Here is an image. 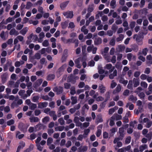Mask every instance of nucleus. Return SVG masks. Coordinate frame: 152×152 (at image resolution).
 <instances>
[{
    "label": "nucleus",
    "mask_w": 152,
    "mask_h": 152,
    "mask_svg": "<svg viewBox=\"0 0 152 152\" xmlns=\"http://www.w3.org/2000/svg\"><path fill=\"white\" fill-rule=\"evenodd\" d=\"M48 105V103L47 102H40L38 104V107L41 109L46 107Z\"/></svg>",
    "instance_id": "nucleus-10"
},
{
    "label": "nucleus",
    "mask_w": 152,
    "mask_h": 152,
    "mask_svg": "<svg viewBox=\"0 0 152 152\" xmlns=\"http://www.w3.org/2000/svg\"><path fill=\"white\" fill-rule=\"evenodd\" d=\"M124 36L122 34L119 35V36L117 38L116 41L117 42H119L122 40L124 38Z\"/></svg>",
    "instance_id": "nucleus-52"
},
{
    "label": "nucleus",
    "mask_w": 152,
    "mask_h": 152,
    "mask_svg": "<svg viewBox=\"0 0 152 152\" xmlns=\"http://www.w3.org/2000/svg\"><path fill=\"white\" fill-rule=\"evenodd\" d=\"M117 72L116 70H115L112 73L110 74L109 75V77L110 79H112L114 77L117 75Z\"/></svg>",
    "instance_id": "nucleus-20"
},
{
    "label": "nucleus",
    "mask_w": 152,
    "mask_h": 152,
    "mask_svg": "<svg viewBox=\"0 0 152 152\" xmlns=\"http://www.w3.org/2000/svg\"><path fill=\"white\" fill-rule=\"evenodd\" d=\"M146 123V127L150 128L152 125V121L149 120L147 118H145L143 119L142 123Z\"/></svg>",
    "instance_id": "nucleus-3"
},
{
    "label": "nucleus",
    "mask_w": 152,
    "mask_h": 152,
    "mask_svg": "<svg viewBox=\"0 0 152 152\" xmlns=\"http://www.w3.org/2000/svg\"><path fill=\"white\" fill-rule=\"evenodd\" d=\"M148 85V84L145 82L142 81L140 83L141 86L144 88H147Z\"/></svg>",
    "instance_id": "nucleus-39"
},
{
    "label": "nucleus",
    "mask_w": 152,
    "mask_h": 152,
    "mask_svg": "<svg viewBox=\"0 0 152 152\" xmlns=\"http://www.w3.org/2000/svg\"><path fill=\"white\" fill-rule=\"evenodd\" d=\"M145 136L148 138L149 140H150L151 137H152V132H150L148 134H147Z\"/></svg>",
    "instance_id": "nucleus-64"
},
{
    "label": "nucleus",
    "mask_w": 152,
    "mask_h": 152,
    "mask_svg": "<svg viewBox=\"0 0 152 152\" xmlns=\"http://www.w3.org/2000/svg\"><path fill=\"white\" fill-rule=\"evenodd\" d=\"M148 49L147 48H145L143 49L142 50V54L143 55L145 56L147 53L148 51Z\"/></svg>",
    "instance_id": "nucleus-53"
},
{
    "label": "nucleus",
    "mask_w": 152,
    "mask_h": 152,
    "mask_svg": "<svg viewBox=\"0 0 152 152\" xmlns=\"http://www.w3.org/2000/svg\"><path fill=\"white\" fill-rule=\"evenodd\" d=\"M109 50V48L108 47H105L103 50L102 51V54L103 56L107 54Z\"/></svg>",
    "instance_id": "nucleus-33"
},
{
    "label": "nucleus",
    "mask_w": 152,
    "mask_h": 152,
    "mask_svg": "<svg viewBox=\"0 0 152 152\" xmlns=\"http://www.w3.org/2000/svg\"><path fill=\"white\" fill-rule=\"evenodd\" d=\"M76 93L75 88L74 87H72L70 90V93L72 95H74Z\"/></svg>",
    "instance_id": "nucleus-50"
},
{
    "label": "nucleus",
    "mask_w": 152,
    "mask_h": 152,
    "mask_svg": "<svg viewBox=\"0 0 152 152\" xmlns=\"http://www.w3.org/2000/svg\"><path fill=\"white\" fill-rule=\"evenodd\" d=\"M42 45L45 47H48L49 45V42L48 40H45L42 43Z\"/></svg>",
    "instance_id": "nucleus-42"
},
{
    "label": "nucleus",
    "mask_w": 152,
    "mask_h": 152,
    "mask_svg": "<svg viewBox=\"0 0 152 152\" xmlns=\"http://www.w3.org/2000/svg\"><path fill=\"white\" fill-rule=\"evenodd\" d=\"M104 57V58L107 61V62H109L111 61L110 59L111 58V57L110 56L107 54L106 55H105L103 56Z\"/></svg>",
    "instance_id": "nucleus-25"
},
{
    "label": "nucleus",
    "mask_w": 152,
    "mask_h": 152,
    "mask_svg": "<svg viewBox=\"0 0 152 152\" xmlns=\"http://www.w3.org/2000/svg\"><path fill=\"white\" fill-rule=\"evenodd\" d=\"M9 34L11 35L17 36L19 34V33L15 28H12L10 31Z\"/></svg>",
    "instance_id": "nucleus-11"
},
{
    "label": "nucleus",
    "mask_w": 152,
    "mask_h": 152,
    "mask_svg": "<svg viewBox=\"0 0 152 152\" xmlns=\"http://www.w3.org/2000/svg\"><path fill=\"white\" fill-rule=\"evenodd\" d=\"M137 99L136 97L134 96L133 95H131L129 97V100L133 102H135Z\"/></svg>",
    "instance_id": "nucleus-44"
},
{
    "label": "nucleus",
    "mask_w": 152,
    "mask_h": 152,
    "mask_svg": "<svg viewBox=\"0 0 152 152\" xmlns=\"http://www.w3.org/2000/svg\"><path fill=\"white\" fill-rule=\"evenodd\" d=\"M98 89L101 94H104L106 91V87L102 84H99Z\"/></svg>",
    "instance_id": "nucleus-4"
},
{
    "label": "nucleus",
    "mask_w": 152,
    "mask_h": 152,
    "mask_svg": "<svg viewBox=\"0 0 152 152\" xmlns=\"http://www.w3.org/2000/svg\"><path fill=\"white\" fill-rule=\"evenodd\" d=\"M81 31L84 33L85 34H87L88 32V30L86 28L85 26H83L81 28Z\"/></svg>",
    "instance_id": "nucleus-30"
},
{
    "label": "nucleus",
    "mask_w": 152,
    "mask_h": 152,
    "mask_svg": "<svg viewBox=\"0 0 152 152\" xmlns=\"http://www.w3.org/2000/svg\"><path fill=\"white\" fill-rule=\"evenodd\" d=\"M122 118L121 115L117 114H115L111 117L112 119L115 120H121L122 119Z\"/></svg>",
    "instance_id": "nucleus-14"
},
{
    "label": "nucleus",
    "mask_w": 152,
    "mask_h": 152,
    "mask_svg": "<svg viewBox=\"0 0 152 152\" xmlns=\"http://www.w3.org/2000/svg\"><path fill=\"white\" fill-rule=\"evenodd\" d=\"M79 152H85L88 150V147L86 146H81L78 149Z\"/></svg>",
    "instance_id": "nucleus-15"
},
{
    "label": "nucleus",
    "mask_w": 152,
    "mask_h": 152,
    "mask_svg": "<svg viewBox=\"0 0 152 152\" xmlns=\"http://www.w3.org/2000/svg\"><path fill=\"white\" fill-rule=\"evenodd\" d=\"M28 28L27 27L24 28L20 31V33L23 35H24L28 30Z\"/></svg>",
    "instance_id": "nucleus-16"
},
{
    "label": "nucleus",
    "mask_w": 152,
    "mask_h": 152,
    "mask_svg": "<svg viewBox=\"0 0 152 152\" xmlns=\"http://www.w3.org/2000/svg\"><path fill=\"white\" fill-rule=\"evenodd\" d=\"M85 85V84L84 82H81L78 85V86L79 88H82Z\"/></svg>",
    "instance_id": "nucleus-63"
},
{
    "label": "nucleus",
    "mask_w": 152,
    "mask_h": 152,
    "mask_svg": "<svg viewBox=\"0 0 152 152\" xmlns=\"http://www.w3.org/2000/svg\"><path fill=\"white\" fill-rule=\"evenodd\" d=\"M30 121L31 122H38L39 121V118L37 117H33L30 118Z\"/></svg>",
    "instance_id": "nucleus-23"
},
{
    "label": "nucleus",
    "mask_w": 152,
    "mask_h": 152,
    "mask_svg": "<svg viewBox=\"0 0 152 152\" xmlns=\"http://www.w3.org/2000/svg\"><path fill=\"white\" fill-rule=\"evenodd\" d=\"M142 90V89L141 87H139L137 88L136 90L134 91V92L138 94L139 93V92Z\"/></svg>",
    "instance_id": "nucleus-56"
},
{
    "label": "nucleus",
    "mask_w": 152,
    "mask_h": 152,
    "mask_svg": "<svg viewBox=\"0 0 152 152\" xmlns=\"http://www.w3.org/2000/svg\"><path fill=\"white\" fill-rule=\"evenodd\" d=\"M29 24H32L34 25H36L39 23V21L37 20L33 21L32 20H30L28 21Z\"/></svg>",
    "instance_id": "nucleus-35"
},
{
    "label": "nucleus",
    "mask_w": 152,
    "mask_h": 152,
    "mask_svg": "<svg viewBox=\"0 0 152 152\" xmlns=\"http://www.w3.org/2000/svg\"><path fill=\"white\" fill-rule=\"evenodd\" d=\"M112 63L114 64L116 62V57L115 56H113L110 59Z\"/></svg>",
    "instance_id": "nucleus-57"
},
{
    "label": "nucleus",
    "mask_w": 152,
    "mask_h": 152,
    "mask_svg": "<svg viewBox=\"0 0 152 152\" xmlns=\"http://www.w3.org/2000/svg\"><path fill=\"white\" fill-rule=\"evenodd\" d=\"M49 106L51 108H53L55 107V102H51L49 103Z\"/></svg>",
    "instance_id": "nucleus-54"
},
{
    "label": "nucleus",
    "mask_w": 152,
    "mask_h": 152,
    "mask_svg": "<svg viewBox=\"0 0 152 152\" xmlns=\"http://www.w3.org/2000/svg\"><path fill=\"white\" fill-rule=\"evenodd\" d=\"M53 90L54 91L56 92L57 94H60L62 92L63 89L62 87H59L58 88H54Z\"/></svg>",
    "instance_id": "nucleus-7"
},
{
    "label": "nucleus",
    "mask_w": 152,
    "mask_h": 152,
    "mask_svg": "<svg viewBox=\"0 0 152 152\" xmlns=\"http://www.w3.org/2000/svg\"><path fill=\"white\" fill-rule=\"evenodd\" d=\"M104 69L109 70V72L111 73L115 69V67L113 66L111 64H108L106 65L104 67Z\"/></svg>",
    "instance_id": "nucleus-2"
},
{
    "label": "nucleus",
    "mask_w": 152,
    "mask_h": 152,
    "mask_svg": "<svg viewBox=\"0 0 152 152\" xmlns=\"http://www.w3.org/2000/svg\"><path fill=\"white\" fill-rule=\"evenodd\" d=\"M95 44L97 45L100 44L102 42V39L99 38L96 39L95 41Z\"/></svg>",
    "instance_id": "nucleus-60"
},
{
    "label": "nucleus",
    "mask_w": 152,
    "mask_h": 152,
    "mask_svg": "<svg viewBox=\"0 0 152 152\" xmlns=\"http://www.w3.org/2000/svg\"><path fill=\"white\" fill-rule=\"evenodd\" d=\"M23 25L21 23L18 24L16 27V29L17 30H21L23 27Z\"/></svg>",
    "instance_id": "nucleus-43"
},
{
    "label": "nucleus",
    "mask_w": 152,
    "mask_h": 152,
    "mask_svg": "<svg viewBox=\"0 0 152 152\" xmlns=\"http://www.w3.org/2000/svg\"><path fill=\"white\" fill-rule=\"evenodd\" d=\"M24 63V62L22 61H17L15 62V65L16 67H19L20 65L23 64Z\"/></svg>",
    "instance_id": "nucleus-27"
},
{
    "label": "nucleus",
    "mask_w": 152,
    "mask_h": 152,
    "mask_svg": "<svg viewBox=\"0 0 152 152\" xmlns=\"http://www.w3.org/2000/svg\"><path fill=\"white\" fill-rule=\"evenodd\" d=\"M97 121L99 123L102 122L103 121L102 115L99 114L97 115Z\"/></svg>",
    "instance_id": "nucleus-32"
},
{
    "label": "nucleus",
    "mask_w": 152,
    "mask_h": 152,
    "mask_svg": "<svg viewBox=\"0 0 152 152\" xmlns=\"http://www.w3.org/2000/svg\"><path fill=\"white\" fill-rule=\"evenodd\" d=\"M127 58L129 61H131L132 60V58H134L135 59V57L134 56L132 55L131 53H128L127 54Z\"/></svg>",
    "instance_id": "nucleus-36"
},
{
    "label": "nucleus",
    "mask_w": 152,
    "mask_h": 152,
    "mask_svg": "<svg viewBox=\"0 0 152 152\" xmlns=\"http://www.w3.org/2000/svg\"><path fill=\"white\" fill-rule=\"evenodd\" d=\"M148 76L145 74H142L140 76V78L142 80H145L147 79Z\"/></svg>",
    "instance_id": "nucleus-61"
},
{
    "label": "nucleus",
    "mask_w": 152,
    "mask_h": 152,
    "mask_svg": "<svg viewBox=\"0 0 152 152\" xmlns=\"http://www.w3.org/2000/svg\"><path fill=\"white\" fill-rule=\"evenodd\" d=\"M71 100H72L71 103L72 104H74L77 102V97L76 96H72L71 97Z\"/></svg>",
    "instance_id": "nucleus-29"
},
{
    "label": "nucleus",
    "mask_w": 152,
    "mask_h": 152,
    "mask_svg": "<svg viewBox=\"0 0 152 152\" xmlns=\"http://www.w3.org/2000/svg\"><path fill=\"white\" fill-rule=\"evenodd\" d=\"M39 99V96H34L32 98V101L34 102H37Z\"/></svg>",
    "instance_id": "nucleus-48"
},
{
    "label": "nucleus",
    "mask_w": 152,
    "mask_h": 152,
    "mask_svg": "<svg viewBox=\"0 0 152 152\" xmlns=\"http://www.w3.org/2000/svg\"><path fill=\"white\" fill-rule=\"evenodd\" d=\"M32 5L31 3L30 2H28L27 3L25 8L28 10L32 6Z\"/></svg>",
    "instance_id": "nucleus-49"
},
{
    "label": "nucleus",
    "mask_w": 152,
    "mask_h": 152,
    "mask_svg": "<svg viewBox=\"0 0 152 152\" xmlns=\"http://www.w3.org/2000/svg\"><path fill=\"white\" fill-rule=\"evenodd\" d=\"M122 145V144L121 142H118L117 143V145L114 146V147L115 150H117L118 147H121Z\"/></svg>",
    "instance_id": "nucleus-40"
},
{
    "label": "nucleus",
    "mask_w": 152,
    "mask_h": 152,
    "mask_svg": "<svg viewBox=\"0 0 152 152\" xmlns=\"http://www.w3.org/2000/svg\"><path fill=\"white\" fill-rule=\"evenodd\" d=\"M29 109L31 110H34L37 107V105L36 104L32 103L29 106Z\"/></svg>",
    "instance_id": "nucleus-31"
},
{
    "label": "nucleus",
    "mask_w": 152,
    "mask_h": 152,
    "mask_svg": "<svg viewBox=\"0 0 152 152\" xmlns=\"http://www.w3.org/2000/svg\"><path fill=\"white\" fill-rule=\"evenodd\" d=\"M142 102L140 100L138 101L137 102V105L139 106L138 109L141 108L140 110V112H142L143 111V109L142 106Z\"/></svg>",
    "instance_id": "nucleus-19"
},
{
    "label": "nucleus",
    "mask_w": 152,
    "mask_h": 152,
    "mask_svg": "<svg viewBox=\"0 0 152 152\" xmlns=\"http://www.w3.org/2000/svg\"><path fill=\"white\" fill-rule=\"evenodd\" d=\"M35 128L36 129H37L40 130L42 129H45L46 126L41 124L39 123L36 126Z\"/></svg>",
    "instance_id": "nucleus-12"
},
{
    "label": "nucleus",
    "mask_w": 152,
    "mask_h": 152,
    "mask_svg": "<svg viewBox=\"0 0 152 152\" xmlns=\"http://www.w3.org/2000/svg\"><path fill=\"white\" fill-rule=\"evenodd\" d=\"M133 84L132 80H129L127 85V88L130 89H132L133 88Z\"/></svg>",
    "instance_id": "nucleus-34"
},
{
    "label": "nucleus",
    "mask_w": 152,
    "mask_h": 152,
    "mask_svg": "<svg viewBox=\"0 0 152 152\" xmlns=\"http://www.w3.org/2000/svg\"><path fill=\"white\" fill-rule=\"evenodd\" d=\"M34 58L35 59H39L41 58V55L40 53H37L34 56Z\"/></svg>",
    "instance_id": "nucleus-59"
},
{
    "label": "nucleus",
    "mask_w": 152,
    "mask_h": 152,
    "mask_svg": "<svg viewBox=\"0 0 152 152\" xmlns=\"http://www.w3.org/2000/svg\"><path fill=\"white\" fill-rule=\"evenodd\" d=\"M69 1H68L64 2L60 4V7L62 10H64L68 4Z\"/></svg>",
    "instance_id": "nucleus-17"
},
{
    "label": "nucleus",
    "mask_w": 152,
    "mask_h": 152,
    "mask_svg": "<svg viewBox=\"0 0 152 152\" xmlns=\"http://www.w3.org/2000/svg\"><path fill=\"white\" fill-rule=\"evenodd\" d=\"M24 135L23 134H20V132H17L16 134V137L18 138V139H20L24 137Z\"/></svg>",
    "instance_id": "nucleus-46"
},
{
    "label": "nucleus",
    "mask_w": 152,
    "mask_h": 152,
    "mask_svg": "<svg viewBox=\"0 0 152 152\" xmlns=\"http://www.w3.org/2000/svg\"><path fill=\"white\" fill-rule=\"evenodd\" d=\"M147 146L146 145H143L140 146L139 148L140 151L141 152H142L144 150L147 148Z\"/></svg>",
    "instance_id": "nucleus-38"
},
{
    "label": "nucleus",
    "mask_w": 152,
    "mask_h": 152,
    "mask_svg": "<svg viewBox=\"0 0 152 152\" xmlns=\"http://www.w3.org/2000/svg\"><path fill=\"white\" fill-rule=\"evenodd\" d=\"M129 107V109L130 110H133L134 108V105L133 104L129 103H127L126 107V108H127Z\"/></svg>",
    "instance_id": "nucleus-28"
},
{
    "label": "nucleus",
    "mask_w": 152,
    "mask_h": 152,
    "mask_svg": "<svg viewBox=\"0 0 152 152\" xmlns=\"http://www.w3.org/2000/svg\"><path fill=\"white\" fill-rule=\"evenodd\" d=\"M43 81V80L41 79L37 80V81L34 83V86L35 88H37L40 86Z\"/></svg>",
    "instance_id": "nucleus-8"
},
{
    "label": "nucleus",
    "mask_w": 152,
    "mask_h": 152,
    "mask_svg": "<svg viewBox=\"0 0 152 152\" xmlns=\"http://www.w3.org/2000/svg\"><path fill=\"white\" fill-rule=\"evenodd\" d=\"M110 6L112 8H115L116 6V1L115 0H112L110 2Z\"/></svg>",
    "instance_id": "nucleus-26"
},
{
    "label": "nucleus",
    "mask_w": 152,
    "mask_h": 152,
    "mask_svg": "<svg viewBox=\"0 0 152 152\" xmlns=\"http://www.w3.org/2000/svg\"><path fill=\"white\" fill-rule=\"evenodd\" d=\"M63 15L67 18H72L73 16V13L72 11L64 12Z\"/></svg>",
    "instance_id": "nucleus-5"
},
{
    "label": "nucleus",
    "mask_w": 152,
    "mask_h": 152,
    "mask_svg": "<svg viewBox=\"0 0 152 152\" xmlns=\"http://www.w3.org/2000/svg\"><path fill=\"white\" fill-rule=\"evenodd\" d=\"M79 118L77 116H75L73 120L74 122L76 123L77 126H81L82 125V123L79 122Z\"/></svg>",
    "instance_id": "nucleus-9"
},
{
    "label": "nucleus",
    "mask_w": 152,
    "mask_h": 152,
    "mask_svg": "<svg viewBox=\"0 0 152 152\" xmlns=\"http://www.w3.org/2000/svg\"><path fill=\"white\" fill-rule=\"evenodd\" d=\"M50 118L49 117L46 116L44 118L42 119V122L44 123H46L49 121Z\"/></svg>",
    "instance_id": "nucleus-62"
},
{
    "label": "nucleus",
    "mask_w": 152,
    "mask_h": 152,
    "mask_svg": "<svg viewBox=\"0 0 152 152\" xmlns=\"http://www.w3.org/2000/svg\"><path fill=\"white\" fill-rule=\"evenodd\" d=\"M125 47L124 46L121 45H118L116 49L118 50L119 52H122L125 49Z\"/></svg>",
    "instance_id": "nucleus-21"
},
{
    "label": "nucleus",
    "mask_w": 152,
    "mask_h": 152,
    "mask_svg": "<svg viewBox=\"0 0 152 152\" xmlns=\"http://www.w3.org/2000/svg\"><path fill=\"white\" fill-rule=\"evenodd\" d=\"M132 81L133 84V86L134 87H137L140 84V81L139 78H134Z\"/></svg>",
    "instance_id": "nucleus-6"
},
{
    "label": "nucleus",
    "mask_w": 152,
    "mask_h": 152,
    "mask_svg": "<svg viewBox=\"0 0 152 152\" xmlns=\"http://www.w3.org/2000/svg\"><path fill=\"white\" fill-rule=\"evenodd\" d=\"M121 89V87L120 85H118L115 89L113 91L114 94H116L120 92Z\"/></svg>",
    "instance_id": "nucleus-13"
},
{
    "label": "nucleus",
    "mask_w": 152,
    "mask_h": 152,
    "mask_svg": "<svg viewBox=\"0 0 152 152\" xmlns=\"http://www.w3.org/2000/svg\"><path fill=\"white\" fill-rule=\"evenodd\" d=\"M64 126H59L55 128V129L56 131H62L64 129Z\"/></svg>",
    "instance_id": "nucleus-45"
},
{
    "label": "nucleus",
    "mask_w": 152,
    "mask_h": 152,
    "mask_svg": "<svg viewBox=\"0 0 152 152\" xmlns=\"http://www.w3.org/2000/svg\"><path fill=\"white\" fill-rule=\"evenodd\" d=\"M19 128L23 131H26V128H25V126L22 123H20L18 126Z\"/></svg>",
    "instance_id": "nucleus-24"
},
{
    "label": "nucleus",
    "mask_w": 152,
    "mask_h": 152,
    "mask_svg": "<svg viewBox=\"0 0 152 152\" xmlns=\"http://www.w3.org/2000/svg\"><path fill=\"white\" fill-rule=\"evenodd\" d=\"M12 64V61H8L7 63L5 65L4 67V71H6L7 70L8 66H10Z\"/></svg>",
    "instance_id": "nucleus-18"
},
{
    "label": "nucleus",
    "mask_w": 152,
    "mask_h": 152,
    "mask_svg": "<svg viewBox=\"0 0 152 152\" xmlns=\"http://www.w3.org/2000/svg\"><path fill=\"white\" fill-rule=\"evenodd\" d=\"M53 142V139L51 137H49L47 140V144L48 145L51 144Z\"/></svg>",
    "instance_id": "nucleus-55"
},
{
    "label": "nucleus",
    "mask_w": 152,
    "mask_h": 152,
    "mask_svg": "<svg viewBox=\"0 0 152 152\" xmlns=\"http://www.w3.org/2000/svg\"><path fill=\"white\" fill-rule=\"evenodd\" d=\"M58 121L60 125H62L64 124L65 122L63 118H60L58 119Z\"/></svg>",
    "instance_id": "nucleus-58"
},
{
    "label": "nucleus",
    "mask_w": 152,
    "mask_h": 152,
    "mask_svg": "<svg viewBox=\"0 0 152 152\" xmlns=\"http://www.w3.org/2000/svg\"><path fill=\"white\" fill-rule=\"evenodd\" d=\"M55 75L53 74H50L47 77V80H53L55 78Z\"/></svg>",
    "instance_id": "nucleus-41"
},
{
    "label": "nucleus",
    "mask_w": 152,
    "mask_h": 152,
    "mask_svg": "<svg viewBox=\"0 0 152 152\" xmlns=\"http://www.w3.org/2000/svg\"><path fill=\"white\" fill-rule=\"evenodd\" d=\"M28 39L30 42L36 41L38 39V37L36 35H34L33 34H31L28 37Z\"/></svg>",
    "instance_id": "nucleus-1"
},
{
    "label": "nucleus",
    "mask_w": 152,
    "mask_h": 152,
    "mask_svg": "<svg viewBox=\"0 0 152 152\" xmlns=\"http://www.w3.org/2000/svg\"><path fill=\"white\" fill-rule=\"evenodd\" d=\"M45 36V34L44 32H41L39 34V39L38 40L39 42H41V41H40V40L43 39L44 37Z\"/></svg>",
    "instance_id": "nucleus-37"
},
{
    "label": "nucleus",
    "mask_w": 152,
    "mask_h": 152,
    "mask_svg": "<svg viewBox=\"0 0 152 152\" xmlns=\"http://www.w3.org/2000/svg\"><path fill=\"white\" fill-rule=\"evenodd\" d=\"M61 25L62 28L63 29L65 28L68 26V22L67 21H65L61 23Z\"/></svg>",
    "instance_id": "nucleus-47"
},
{
    "label": "nucleus",
    "mask_w": 152,
    "mask_h": 152,
    "mask_svg": "<svg viewBox=\"0 0 152 152\" xmlns=\"http://www.w3.org/2000/svg\"><path fill=\"white\" fill-rule=\"evenodd\" d=\"M94 10V5L92 4L89 6L88 9V12H91Z\"/></svg>",
    "instance_id": "nucleus-51"
},
{
    "label": "nucleus",
    "mask_w": 152,
    "mask_h": 152,
    "mask_svg": "<svg viewBox=\"0 0 152 152\" xmlns=\"http://www.w3.org/2000/svg\"><path fill=\"white\" fill-rule=\"evenodd\" d=\"M119 81L120 83H122L126 85L128 83V81L126 80H125L122 77H120L119 78Z\"/></svg>",
    "instance_id": "nucleus-22"
}]
</instances>
